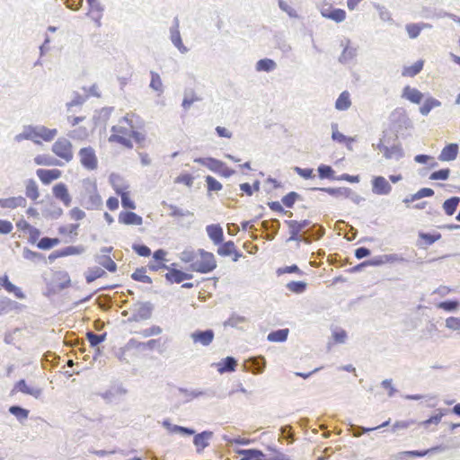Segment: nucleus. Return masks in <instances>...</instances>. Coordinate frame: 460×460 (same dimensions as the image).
Wrapping results in <instances>:
<instances>
[{"instance_id": "f3484780", "label": "nucleus", "mask_w": 460, "mask_h": 460, "mask_svg": "<svg viewBox=\"0 0 460 460\" xmlns=\"http://www.w3.org/2000/svg\"><path fill=\"white\" fill-rule=\"evenodd\" d=\"M53 195L56 199L64 203L65 206L69 207L72 201L71 196L68 193L67 187L65 183L59 182L56 184L53 189Z\"/></svg>"}, {"instance_id": "0e129e2a", "label": "nucleus", "mask_w": 460, "mask_h": 460, "mask_svg": "<svg viewBox=\"0 0 460 460\" xmlns=\"http://www.w3.org/2000/svg\"><path fill=\"white\" fill-rule=\"evenodd\" d=\"M22 256L24 259L31 261H41V260L45 259V257L42 253L33 252V251L30 250L29 248H23Z\"/></svg>"}, {"instance_id": "c756f323", "label": "nucleus", "mask_w": 460, "mask_h": 460, "mask_svg": "<svg viewBox=\"0 0 460 460\" xmlns=\"http://www.w3.org/2000/svg\"><path fill=\"white\" fill-rule=\"evenodd\" d=\"M236 453L243 457L240 460H263L264 454L256 448L238 449Z\"/></svg>"}, {"instance_id": "2f4dec72", "label": "nucleus", "mask_w": 460, "mask_h": 460, "mask_svg": "<svg viewBox=\"0 0 460 460\" xmlns=\"http://www.w3.org/2000/svg\"><path fill=\"white\" fill-rule=\"evenodd\" d=\"M277 68V63L270 58H265L257 61L255 69L258 72H272Z\"/></svg>"}, {"instance_id": "4d7b16f0", "label": "nucleus", "mask_w": 460, "mask_h": 460, "mask_svg": "<svg viewBox=\"0 0 460 460\" xmlns=\"http://www.w3.org/2000/svg\"><path fill=\"white\" fill-rule=\"evenodd\" d=\"M150 75H151V81H150L149 87L155 92H158L160 93H163V91H164L163 83H162V79H161L159 74L155 71H151Z\"/></svg>"}, {"instance_id": "5fc2aeb1", "label": "nucleus", "mask_w": 460, "mask_h": 460, "mask_svg": "<svg viewBox=\"0 0 460 460\" xmlns=\"http://www.w3.org/2000/svg\"><path fill=\"white\" fill-rule=\"evenodd\" d=\"M200 100L201 99L198 97L192 90H190V92L184 93L181 106L184 110H189L195 102H199Z\"/></svg>"}, {"instance_id": "0eeeda50", "label": "nucleus", "mask_w": 460, "mask_h": 460, "mask_svg": "<svg viewBox=\"0 0 460 460\" xmlns=\"http://www.w3.org/2000/svg\"><path fill=\"white\" fill-rule=\"evenodd\" d=\"M193 344L203 347L209 346L215 338V332L212 329L196 330L190 334Z\"/></svg>"}, {"instance_id": "5701e85b", "label": "nucleus", "mask_w": 460, "mask_h": 460, "mask_svg": "<svg viewBox=\"0 0 460 460\" xmlns=\"http://www.w3.org/2000/svg\"><path fill=\"white\" fill-rule=\"evenodd\" d=\"M458 155V145L451 143L447 145L438 155V160L443 162H450L456 158Z\"/></svg>"}, {"instance_id": "c03bdc74", "label": "nucleus", "mask_w": 460, "mask_h": 460, "mask_svg": "<svg viewBox=\"0 0 460 460\" xmlns=\"http://www.w3.org/2000/svg\"><path fill=\"white\" fill-rule=\"evenodd\" d=\"M146 269L145 267L137 268L132 274L131 279L135 281L142 282V283H152V279L147 276Z\"/></svg>"}, {"instance_id": "09e8293b", "label": "nucleus", "mask_w": 460, "mask_h": 460, "mask_svg": "<svg viewBox=\"0 0 460 460\" xmlns=\"http://www.w3.org/2000/svg\"><path fill=\"white\" fill-rule=\"evenodd\" d=\"M163 206H166L171 209V213L169 214L170 217H192L193 213L190 210H184L181 208H179L175 205L168 204L165 201L162 202Z\"/></svg>"}, {"instance_id": "cd10ccee", "label": "nucleus", "mask_w": 460, "mask_h": 460, "mask_svg": "<svg viewBox=\"0 0 460 460\" xmlns=\"http://www.w3.org/2000/svg\"><path fill=\"white\" fill-rule=\"evenodd\" d=\"M325 234V229L323 226L314 224L309 229L304 231V237L306 239L308 238L309 243L313 240H319L322 238Z\"/></svg>"}, {"instance_id": "9b49d317", "label": "nucleus", "mask_w": 460, "mask_h": 460, "mask_svg": "<svg viewBox=\"0 0 460 460\" xmlns=\"http://www.w3.org/2000/svg\"><path fill=\"white\" fill-rule=\"evenodd\" d=\"M285 224L289 228V237L288 239V242L290 241H296V242H304L305 243H309L308 238L304 237V232L301 229V226H299L298 221L296 220H286Z\"/></svg>"}, {"instance_id": "c85d7f7f", "label": "nucleus", "mask_w": 460, "mask_h": 460, "mask_svg": "<svg viewBox=\"0 0 460 460\" xmlns=\"http://www.w3.org/2000/svg\"><path fill=\"white\" fill-rule=\"evenodd\" d=\"M349 40H347V45L344 47L341 56L339 57V62L341 64H348L352 61L358 55L357 48L349 46Z\"/></svg>"}, {"instance_id": "9d476101", "label": "nucleus", "mask_w": 460, "mask_h": 460, "mask_svg": "<svg viewBox=\"0 0 460 460\" xmlns=\"http://www.w3.org/2000/svg\"><path fill=\"white\" fill-rule=\"evenodd\" d=\"M372 192L379 196L389 195L392 186L384 176H374L371 180Z\"/></svg>"}, {"instance_id": "8fccbe9b", "label": "nucleus", "mask_w": 460, "mask_h": 460, "mask_svg": "<svg viewBox=\"0 0 460 460\" xmlns=\"http://www.w3.org/2000/svg\"><path fill=\"white\" fill-rule=\"evenodd\" d=\"M67 136L75 140H84L88 137L89 132L85 127H78L67 133Z\"/></svg>"}, {"instance_id": "6ab92c4d", "label": "nucleus", "mask_w": 460, "mask_h": 460, "mask_svg": "<svg viewBox=\"0 0 460 460\" xmlns=\"http://www.w3.org/2000/svg\"><path fill=\"white\" fill-rule=\"evenodd\" d=\"M194 162L206 166L213 172L218 173L223 169L224 163L218 159L213 157H198L194 159Z\"/></svg>"}, {"instance_id": "f257e3e1", "label": "nucleus", "mask_w": 460, "mask_h": 460, "mask_svg": "<svg viewBox=\"0 0 460 460\" xmlns=\"http://www.w3.org/2000/svg\"><path fill=\"white\" fill-rule=\"evenodd\" d=\"M81 205L88 210L99 209L102 206V199L97 192L96 182L86 179L83 181Z\"/></svg>"}, {"instance_id": "338daca9", "label": "nucleus", "mask_w": 460, "mask_h": 460, "mask_svg": "<svg viewBox=\"0 0 460 460\" xmlns=\"http://www.w3.org/2000/svg\"><path fill=\"white\" fill-rule=\"evenodd\" d=\"M438 307L447 312H454L459 307V302L456 300H446L440 302Z\"/></svg>"}, {"instance_id": "13d9d810", "label": "nucleus", "mask_w": 460, "mask_h": 460, "mask_svg": "<svg viewBox=\"0 0 460 460\" xmlns=\"http://www.w3.org/2000/svg\"><path fill=\"white\" fill-rule=\"evenodd\" d=\"M302 199L301 195L296 191H290L281 199V202L287 208H293L296 201Z\"/></svg>"}, {"instance_id": "7c9ffc66", "label": "nucleus", "mask_w": 460, "mask_h": 460, "mask_svg": "<svg viewBox=\"0 0 460 460\" xmlns=\"http://www.w3.org/2000/svg\"><path fill=\"white\" fill-rule=\"evenodd\" d=\"M95 261L110 272H115L117 270V264L108 254L96 255Z\"/></svg>"}, {"instance_id": "79ce46f5", "label": "nucleus", "mask_w": 460, "mask_h": 460, "mask_svg": "<svg viewBox=\"0 0 460 460\" xmlns=\"http://www.w3.org/2000/svg\"><path fill=\"white\" fill-rule=\"evenodd\" d=\"M110 181H111L115 192L118 195L120 196L121 194L126 192V189L128 188V186H126L122 183V178L119 175L114 174V173L111 174Z\"/></svg>"}, {"instance_id": "a19ab883", "label": "nucleus", "mask_w": 460, "mask_h": 460, "mask_svg": "<svg viewBox=\"0 0 460 460\" xmlns=\"http://www.w3.org/2000/svg\"><path fill=\"white\" fill-rule=\"evenodd\" d=\"M175 264L172 263L168 270V272L164 275L166 280L170 283H181L182 282V271L172 267Z\"/></svg>"}, {"instance_id": "dca6fc26", "label": "nucleus", "mask_w": 460, "mask_h": 460, "mask_svg": "<svg viewBox=\"0 0 460 460\" xmlns=\"http://www.w3.org/2000/svg\"><path fill=\"white\" fill-rule=\"evenodd\" d=\"M261 228L267 232L266 239L271 241L278 234L279 230L280 228V222L277 218H272L270 220H264L261 222Z\"/></svg>"}, {"instance_id": "f704fd0d", "label": "nucleus", "mask_w": 460, "mask_h": 460, "mask_svg": "<svg viewBox=\"0 0 460 460\" xmlns=\"http://www.w3.org/2000/svg\"><path fill=\"white\" fill-rule=\"evenodd\" d=\"M384 156L386 159H392L394 158L395 160H400L404 156L403 149L402 148L401 145H393L391 147H388L385 149V152L384 154Z\"/></svg>"}, {"instance_id": "4be33fe9", "label": "nucleus", "mask_w": 460, "mask_h": 460, "mask_svg": "<svg viewBox=\"0 0 460 460\" xmlns=\"http://www.w3.org/2000/svg\"><path fill=\"white\" fill-rule=\"evenodd\" d=\"M36 174L43 184H49L61 176V172L58 169H38Z\"/></svg>"}, {"instance_id": "7ed1b4c3", "label": "nucleus", "mask_w": 460, "mask_h": 460, "mask_svg": "<svg viewBox=\"0 0 460 460\" xmlns=\"http://www.w3.org/2000/svg\"><path fill=\"white\" fill-rule=\"evenodd\" d=\"M154 305L149 302H137L134 305L133 313L128 317V322H141L152 317Z\"/></svg>"}, {"instance_id": "20e7f679", "label": "nucleus", "mask_w": 460, "mask_h": 460, "mask_svg": "<svg viewBox=\"0 0 460 460\" xmlns=\"http://www.w3.org/2000/svg\"><path fill=\"white\" fill-rule=\"evenodd\" d=\"M51 151L67 163L74 157L72 143L66 137H58L52 145Z\"/></svg>"}, {"instance_id": "49530a36", "label": "nucleus", "mask_w": 460, "mask_h": 460, "mask_svg": "<svg viewBox=\"0 0 460 460\" xmlns=\"http://www.w3.org/2000/svg\"><path fill=\"white\" fill-rule=\"evenodd\" d=\"M25 193L26 196L32 200H36L39 198L38 185L34 180L30 179L27 181Z\"/></svg>"}, {"instance_id": "473e14b6", "label": "nucleus", "mask_w": 460, "mask_h": 460, "mask_svg": "<svg viewBox=\"0 0 460 460\" xmlns=\"http://www.w3.org/2000/svg\"><path fill=\"white\" fill-rule=\"evenodd\" d=\"M288 333L289 330L287 328L272 331L268 334L267 340L270 342H284L287 341Z\"/></svg>"}, {"instance_id": "de8ad7c7", "label": "nucleus", "mask_w": 460, "mask_h": 460, "mask_svg": "<svg viewBox=\"0 0 460 460\" xmlns=\"http://www.w3.org/2000/svg\"><path fill=\"white\" fill-rule=\"evenodd\" d=\"M423 61L418 60L412 66H406L403 68L402 75L413 77L418 75L423 68Z\"/></svg>"}, {"instance_id": "680f3d73", "label": "nucleus", "mask_w": 460, "mask_h": 460, "mask_svg": "<svg viewBox=\"0 0 460 460\" xmlns=\"http://www.w3.org/2000/svg\"><path fill=\"white\" fill-rule=\"evenodd\" d=\"M247 319L244 316L232 314L225 323L224 326H230L233 328H239L241 323H246Z\"/></svg>"}, {"instance_id": "69168bd1", "label": "nucleus", "mask_w": 460, "mask_h": 460, "mask_svg": "<svg viewBox=\"0 0 460 460\" xmlns=\"http://www.w3.org/2000/svg\"><path fill=\"white\" fill-rule=\"evenodd\" d=\"M205 181L208 191H218L223 188L222 184L210 175L206 176Z\"/></svg>"}, {"instance_id": "774afa93", "label": "nucleus", "mask_w": 460, "mask_h": 460, "mask_svg": "<svg viewBox=\"0 0 460 460\" xmlns=\"http://www.w3.org/2000/svg\"><path fill=\"white\" fill-rule=\"evenodd\" d=\"M198 255V251L195 252L193 250H184L180 253V259L186 263H193V261H196Z\"/></svg>"}, {"instance_id": "72a5a7b5", "label": "nucleus", "mask_w": 460, "mask_h": 460, "mask_svg": "<svg viewBox=\"0 0 460 460\" xmlns=\"http://www.w3.org/2000/svg\"><path fill=\"white\" fill-rule=\"evenodd\" d=\"M58 134L57 128H49L45 126L38 125V137L46 142L52 141Z\"/></svg>"}, {"instance_id": "6e6d98bb", "label": "nucleus", "mask_w": 460, "mask_h": 460, "mask_svg": "<svg viewBox=\"0 0 460 460\" xmlns=\"http://www.w3.org/2000/svg\"><path fill=\"white\" fill-rule=\"evenodd\" d=\"M60 243L58 238L42 237L37 243L41 250H49Z\"/></svg>"}, {"instance_id": "ddd939ff", "label": "nucleus", "mask_w": 460, "mask_h": 460, "mask_svg": "<svg viewBox=\"0 0 460 460\" xmlns=\"http://www.w3.org/2000/svg\"><path fill=\"white\" fill-rule=\"evenodd\" d=\"M178 391L184 394L186 396V400H185V402H190L192 399L194 398H199L200 396H207L208 398H212V397H215L217 396V393L216 391L212 390V389H208V390H205V391H202V390H188L186 388H183V387H180L178 389Z\"/></svg>"}, {"instance_id": "39448f33", "label": "nucleus", "mask_w": 460, "mask_h": 460, "mask_svg": "<svg viewBox=\"0 0 460 460\" xmlns=\"http://www.w3.org/2000/svg\"><path fill=\"white\" fill-rule=\"evenodd\" d=\"M391 125L397 130L408 129L412 127V122L403 108H396L389 116Z\"/></svg>"}, {"instance_id": "412c9836", "label": "nucleus", "mask_w": 460, "mask_h": 460, "mask_svg": "<svg viewBox=\"0 0 460 460\" xmlns=\"http://www.w3.org/2000/svg\"><path fill=\"white\" fill-rule=\"evenodd\" d=\"M119 222L128 226H140L143 223V219L135 212L121 211L119 215Z\"/></svg>"}, {"instance_id": "423d86ee", "label": "nucleus", "mask_w": 460, "mask_h": 460, "mask_svg": "<svg viewBox=\"0 0 460 460\" xmlns=\"http://www.w3.org/2000/svg\"><path fill=\"white\" fill-rule=\"evenodd\" d=\"M78 155L82 166L89 171L98 167V160L94 149L92 146L83 147L79 150Z\"/></svg>"}, {"instance_id": "2eb2a0df", "label": "nucleus", "mask_w": 460, "mask_h": 460, "mask_svg": "<svg viewBox=\"0 0 460 460\" xmlns=\"http://www.w3.org/2000/svg\"><path fill=\"white\" fill-rule=\"evenodd\" d=\"M38 137V126L28 125L23 127V130L22 133L16 135L14 137V140L16 142H21L22 140H31L35 144H40Z\"/></svg>"}, {"instance_id": "bf43d9fd", "label": "nucleus", "mask_w": 460, "mask_h": 460, "mask_svg": "<svg viewBox=\"0 0 460 460\" xmlns=\"http://www.w3.org/2000/svg\"><path fill=\"white\" fill-rule=\"evenodd\" d=\"M286 287L295 294H302L306 290L307 283L305 281H290Z\"/></svg>"}, {"instance_id": "aec40b11", "label": "nucleus", "mask_w": 460, "mask_h": 460, "mask_svg": "<svg viewBox=\"0 0 460 460\" xmlns=\"http://www.w3.org/2000/svg\"><path fill=\"white\" fill-rule=\"evenodd\" d=\"M206 231L214 244L218 245L224 241V231L220 225H208L206 226Z\"/></svg>"}, {"instance_id": "3c124183", "label": "nucleus", "mask_w": 460, "mask_h": 460, "mask_svg": "<svg viewBox=\"0 0 460 460\" xmlns=\"http://www.w3.org/2000/svg\"><path fill=\"white\" fill-rule=\"evenodd\" d=\"M235 245L233 241L222 242L217 248V253L220 256L226 257L234 252Z\"/></svg>"}, {"instance_id": "ea45409f", "label": "nucleus", "mask_w": 460, "mask_h": 460, "mask_svg": "<svg viewBox=\"0 0 460 460\" xmlns=\"http://www.w3.org/2000/svg\"><path fill=\"white\" fill-rule=\"evenodd\" d=\"M439 106H441V102L438 100L429 97L425 100L423 105L420 107V112L421 115L427 116L433 108Z\"/></svg>"}, {"instance_id": "4468645a", "label": "nucleus", "mask_w": 460, "mask_h": 460, "mask_svg": "<svg viewBox=\"0 0 460 460\" xmlns=\"http://www.w3.org/2000/svg\"><path fill=\"white\" fill-rule=\"evenodd\" d=\"M15 391L21 392L24 394L31 395L36 399L40 398L42 394L41 388L29 386L24 379L19 380L14 385V387L12 390V393H14Z\"/></svg>"}, {"instance_id": "37998d69", "label": "nucleus", "mask_w": 460, "mask_h": 460, "mask_svg": "<svg viewBox=\"0 0 460 460\" xmlns=\"http://www.w3.org/2000/svg\"><path fill=\"white\" fill-rule=\"evenodd\" d=\"M430 27L428 23H409L406 25V31L411 39L417 38L423 28Z\"/></svg>"}, {"instance_id": "a878e982", "label": "nucleus", "mask_w": 460, "mask_h": 460, "mask_svg": "<svg viewBox=\"0 0 460 460\" xmlns=\"http://www.w3.org/2000/svg\"><path fill=\"white\" fill-rule=\"evenodd\" d=\"M237 366V360L231 356L223 358L217 364V371L220 374L234 372Z\"/></svg>"}, {"instance_id": "c9c22d12", "label": "nucleus", "mask_w": 460, "mask_h": 460, "mask_svg": "<svg viewBox=\"0 0 460 460\" xmlns=\"http://www.w3.org/2000/svg\"><path fill=\"white\" fill-rule=\"evenodd\" d=\"M460 203V197H451L443 203V209L447 216H452L456 211Z\"/></svg>"}, {"instance_id": "864d4df0", "label": "nucleus", "mask_w": 460, "mask_h": 460, "mask_svg": "<svg viewBox=\"0 0 460 460\" xmlns=\"http://www.w3.org/2000/svg\"><path fill=\"white\" fill-rule=\"evenodd\" d=\"M34 163L38 165H57L59 164L57 159L49 155H39L34 158Z\"/></svg>"}, {"instance_id": "1a4fd4ad", "label": "nucleus", "mask_w": 460, "mask_h": 460, "mask_svg": "<svg viewBox=\"0 0 460 460\" xmlns=\"http://www.w3.org/2000/svg\"><path fill=\"white\" fill-rule=\"evenodd\" d=\"M243 370L254 375L261 374L266 367V359L263 356L251 357L243 365Z\"/></svg>"}, {"instance_id": "603ef678", "label": "nucleus", "mask_w": 460, "mask_h": 460, "mask_svg": "<svg viewBox=\"0 0 460 460\" xmlns=\"http://www.w3.org/2000/svg\"><path fill=\"white\" fill-rule=\"evenodd\" d=\"M62 214L63 209L60 207L54 204H51L49 208L43 210V216L47 218L49 217L52 219H57L60 217Z\"/></svg>"}, {"instance_id": "4c0bfd02", "label": "nucleus", "mask_w": 460, "mask_h": 460, "mask_svg": "<svg viewBox=\"0 0 460 460\" xmlns=\"http://www.w3.org/2000/svg\"><path fill=\"white\" fill-rule=\"evenodd\" d=\"M350 105L349 93L347 91L342 92L335 102V108L338 111H347Z\"/></svg>"}, {"instance_id": "e2e57ef3", "label": "nucleus", "mask_w": 460, "mask_h": 460, "mask_svg": "<svg viewBox=\"0 0 460 460\" xmlns=\"http://www.w3.org/2000/svg\"><path fill=\"white\" fill-rule=\"evenodd\" d=\"M5 208H15L17 207H25L26 205V199L22 197H13L5 199Z\"/></svg>"}, {"instance_id": "6e6552de", "label": "nucleus", "mask_w": 460, "mask_h": 460, "mask_svg": "<svg viewBox=\"0 0 460 460\" xmlns=\"http://www.w3.org/2000/svg\"><path fill=\"white\" fill-rule=\"evenodd\" d=\"M128 393V390L121 385H113L108 390L103 393H100L99 395L107 402L111 403L113 402L119 401Z\"/></svg>"}, {"instance_id": "f8f14e48", "label": "nucleus", "mask_w": 460, "mask_h": 460, "mask_svg": "<svg viewBox=\"0 0 460 460\" xmlns=\"http://www.w3.org/2000/svg\"><path fill=\"white\" fill-rule=\"evenodd\" d=\"M171 40L178 50L184 54L188 52V48L184 46L181 40V33L179 31V19L177 17L173 20V25L170 28Z\"/></svg>"}, {"instance_id": "f03ea898", "label": "nucleus", "mask_w": 460, "mask_h": 460, "mask_svg": "<svg viewBox=\"0 0 460 460\" xmlns=\"http://www.w3.org/2000/svg\"><path fill=\"white\" fill-rule=\"evenodd\" d=\"M198 253L199 259L197 257L196 261L190 264L189 270L206 274L213 271L217 268V261L212 252L199 249Z\"/></svg>"}, {"instance_id": "e433bc0d", "label": "nucleus", "mask_w": 460, "mask_h": 460, "mask_svg": "<svg viewBox=\"0 0 460 460\" xmlns=\"http://www.w3.org/2000/svg\"><path fill=\"white\" fill-rule=\"evenodd\" d=\"M317 172L320 179H328L332 181L337 180V176H335V171L331 165L320 164L317 168Z\"/></svg>"}, {"instance_id": "393cba45", "label": "nucleus", "mask_w": 460, "mask_h": 460, "mask_svg": "<svg viewBox=\"0 0 460 460\" xmlns=\"http://www.w3.org/2000/svg\"><path fill=\"white\" fill-rule=\"evenodd\" d=\"M323 17L331 19L336 22H341L346 18V12L340 8H326L321 11Z\"/></svg>"}, {"instance_id": "a211bd4d", "label": "nucleus", "mask_w": 460, "mask_h": 460, "mask_svg": "<svg viewBox=\"0 0 460 460\" xmlns=\"http://www.w3.org/2000/svg\"><path fill=\"white\" fill-rule=\"evenodd\" d=\"M212 437L213 432L210 430H204L194 436L193 444L195 445L198 453H200L203 449L208 447V441L212 438Z\"/></svg>"}, {"instance_id": "052dcab7", "label": "nucleus", "mask_w": 460, "mask_h": 460, "mask_svg": "<svg viewBox=\"0 0 460 460\" xmlns=\"http://www.w3.org/2000/svg\"><path fill=\"white\" fill-rule=\"evenodd\" d=\"M106 333L96 334L93 332H87L86 338L92 347H97L100 343L105 341Z\"/></svg>"}, {"instance_id": "b1692460", "label": "nucleus", "mask_w": 460, "mask_h": 460, "mask_svg": "<svg viewBox=\"0 0 460 460\" xmlns=\"http://www.w3.org/2000/svg\"><path fill=\"white\" fill-rule=\"evenodd\" d=\"M402 97L412 103L420 104L423 99V93L418 89L407 85L402 90Z\"/></svg>"}, {"instance_id": "bb28decb", "label": "nucleus", "mask_w": 460, "mask_h": 460, "mask_svg": "<svg viewBox=\"0 0 460 460\" xmlns=\"http://www.w3.org/2000/svg\"><path fill=\"white\" fill-rule=\"evenodd\" d=\"M310 190L326 192L329 195L335 197V198H340V197L346 198L347 193H349L348 187H339V188L313 187L310 189Z\"/></svg>"}, {"instance_id": "a18cd8bd", "label": "nucleus", "mask_w": 460, "mask_h": 460, "mask_svg": "<svg viewBox=\"0 0 460 460\" xmlns=\"http://www.w3.org/2000/svg\"><path fill=\"white\" fill-rule=\"evenodd\" d=\"M9 412L15 416L20 422L27 420L29 416V411L20 405H12L9 408Z\"/></svg>"}, {"instance_id": "58836bf2", "label": "nucleus", "mask_w": 460, "mask_h": 460, "mask_svg": "<svg viewBox=\"0 0 460 460\" xmlns=\"http://www.w3.org/2000/svg\"><path fill=\"white\" fill-rule=\"evenodd\" d=\"M106 275L104 270L100 267L89 268L85 272V280L88 284L93 282L95 279Z\"/></svg>"}]
</instances>
